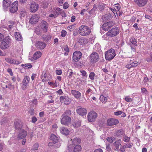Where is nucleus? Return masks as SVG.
I'll list each match as a JSON object with an SVG mask.
<instances>
[{
  "mask_svg": "<svg viewBox=\"0 0 152 152\" xmlns=\"http://www.w3.org/2000/svg\"><path fill=\"white\" fill-rule=\"evenodd\" d=\"M18 9V2L15 1L12 3L10 8V11L11 13L16 12Z\"/></svg>",
  "mask_w": 152,
  "mask_h": 152,
  "instance_id": "10",
  "label": "nucleus"
},
{
  "mask_svg": "<svg viewBox=\"0 0 152 152\" xmlns=\"http://www.w3.org/2000/svg\"><path fill=\"white\" fill-rule=\"evenodd\" d=\"M121 140L119 139L117 140L114 143V145L115 147V148L114 149L115 150H119V146L121 147Z\"/></svg>",
  "mask_w": 152,
  "mask_h": 152,
  "instance_id": "28",
  "label": "nucleus"
},
{
  "mask_svg": "<svg viewBox=\"0 0 152 152\" xmlns=\"http://www.w3.org/2000/svg\"><path fill=\"white\" fill-rule=\"evenodd\" d=\"M27 135V132L24 130H21L19 132L18 136V138L20 139L25 138Z\"/></svg>",
  "mask_w": 152,
  "mask_h": 152,
  "instance_id": "22",
  "label": "nucleus"
},
{
  "mask_svg": "<svg viewBox=\"0 0 152 152\" xmlns=\"http://www.w3.org/2000/svg\"><path fill=\"white\" fill-rule=\"evenodd\" d=\"M119 33V30L118 28H112L103 36L104 37H106L107 36L113 37L115 36Z\"/></svg>",
  "mask_w": 152,
  "mask_h": 152,
  "instance_id": "3",
  "label": "nucleus"
},
{
  "mask_svg": "<svg viewBox=\"0 0 152 152\" xmlns=\"http://www.w3.org/2000/svg\"><path fill=\"white\" fill-rule=\"evenodd\" d=\"M99 59V55L95 52H92L89 56L90 61L92 63L97 62Z\"/></svg>",
  "mask_w": 152,
  "mask_h": 152,
  "instance_id": "4",
  "label": "nucleus"
},
{
  "mask_svg": "<svg viewBox=\"0 0 152 152\" xmlns=\"http://www.w3.org/2000/svg\"><path fill=\"white\" fill-rule=\"evenodd\" d=\"M71 114V111L69 110H68L65 111L62 115H64L65 116H69Z\"/></svg>",
  "mask_w": 152,
  "mask_h": 152,
  "instance_id": "43",
  "label": "nucleus"
},
{
  "mask_svg": "<svg viewBox=\"0 0 152 152\" xmlns=\"http://www.w3.org/2000/svg\"><path fill=\"white\" fill-rule=\"evenodd\" d=\"M64 50L66 52L64 53V55L66 56L67 55L68 53L69 52V48L68 46L67 45H66L64 48Z\"/></svg>",
  "mask_w": 152,
  "mask_h": 152,
  "instance_id": "39",
  "label": "nucleus"
},
{
  "mask_svg": "<svg viewBox=\"0 0 152 152\" xmlns=\"http://www.w3.org/2000/svg\"><path fill=\"white\" fill-rule=\"evenodd\" d=\"M80 72L81 73L82 75L83 76L86 77H87V74L85 71L81 70L80 71Z\"/></svg>",
  "mask_w": 152,
  "mask_h": 152,
  "instance_id": "46",
  "label": "nucleus"
},
{
  "mask_svg": "<svg viewBox=\"0 0 152 152\" xmlns=\"http://www.w3.org/2000/svg\"><path fill=\"white\" fill-rule=\"evenodd\" d=\"M14 125L15 129L17 130H19L22 128L23 123L19 120L16 121L14 122Z\"/></svg>",
  "mask_w": 152,
  "mask_h": 152,
  "instance_id": "21",
  "label": "nucleus"
},
{
  "mask_svg": "<svg viewBox=\"0 0 152 152\" xmlns=\"http://www.w3.org/2000/svg\"><path fill=\"white\" fill-rule=\"evenodd\" d=\"M133 145V143L131 142H129L128 143H125L121 147L120 149L121 152H125L126 148H131L132 146Z\"/></svg>",
  "mask_w": 152,
  "mask_h": 152,
  "instance_id": "17",
  "label": "nucleus"
},
{
  "mask_svg": "<svg viewBox=\"0 0 152 152\" xmlns=\"http://www.w3.org/2000/svg\"><path fill=\"white\" fill-rule=\"evenodd\" d=\"M94 152H103V151L101 149L99 148L95 150Z\"/></svg>",
  "mask_w": 152,
  "mask_h": 152,
  "instance_id": "64",
  "label": "nucleus"
},
{
  "mask_svg": "<svg viewBox=\"0 0 152 152\" xmlns=\"http://www.w3.org/2000/svg\"><path fill=\"white\" fill-rule=\"evenodd\" d=\"M71 121V118L69 116H65L62 115L61 116V123L63 125H68Z\"/></svg>",
  "mask_w": 152,
  "mask_h": 152,
  "instance_id": "5",
  "label": "nucleus"
},
{
  "mask_svg": "<svg viewBox=\"0 0 152 152\" xmlns=\"http://www.w3.org/2000/svg\"><path fill=\"white\" fill-rule=\"evenodd\" d=\"M54 11L57 16L60 14L62 11V10L59 8H56L54 9Z\"/></svg>",
  "mask_w": 152,
  "mask_h": 152,
  "instance_id": "35",
  "label": "nucleus"
},
{
  "mask_svg": "<svg viewBox=\"0 0 152 152\" xmlns=\"http://www.w3.org/2000/svg\"><path fill=\"white\" fill-rule=\"evenodd\" d=\"M110 9L113 12V13L115 15V14H116L117 15V13L116 12L117 11L114 8L113 9L111 8H110Z\"/></svg>",
  "mask_w": 152,
  "mask_h": 152,
  "instance_id": "62",
  "label": "nucleus"
},
{
  "mask_svg": "<svg viewBox=\"0 0 152 152\" xmlns=\"http://www.w3.org/2000/svg\"><path fill=\"white\" fill-rule=\"evenodd\" d=\"M66 31L64 30H62L61 32V36L63 37H65L66 35Z\"/></svg>",
  "mask_w": 152,
  "mask_h": 152,
  "instance_id": "48",
  "label": "nucleus"
},
{
  "mask_svg": "<svg viewBox=\"0 0 152 152\" xmlns=\"http://www.w3.org/2000/svg\"><path fill=\"white\" fill-rule=\"evenodd\" d=\"M91 32V29L88 26L85 25H81L78 30L79 34L83 36L89 35Z\"/></svg>",
  "mask_w": 152,
  "mask_h": 152,
  "instance_id": "1",
  "label": "nucleus"
},
{
  "mask_svg": "<svg viewBox=\"0 0 152 152\" xmlns=\"http://www.w3.org/2000/svg\"><path fill=\"white\" fill-rule=\"evenodd\" d=\"M69 7V4H68L67 2H66L63 5V8L64 9H66L68 8Z\"/></svg>",
  "mask_w": 152,
  "mask_h": 152,
  "instance_id": "53",
  "label": "nucleus"
},
{
  "mask_svg": "<svg viewBox=\"0 0 152 152\" xmlns=\"http://www.w3.org/2000/svg\"><path fill=\"white\" fill-rule=\"evenodd\" d=\"M124 134V132L122 129H120L119 130H118L115 133V134L117 136H120Z\"/></svg>",
  "mask_w": 152,
  "mask_h": 152,
  "instance_id": "34",
  "label": "nucleus"
},
{
  "mask_svg": "<svg viewBox=\"0 0 152 152\" xmlns=\"http://www.w3.org/2000/svg\"><path fill=\"white\" fill-rule=\"evenodd\" d=\"M148 0H134L137 5L140 7L145 6Z\"/></svg>",
  "mask_w": 152,
  "mask_h": 152,
  "instance_id": "23",
  "label": "nucleus"
},
{
  "mask_svg": "<svg viewBox=\"0 0 152 152\" xmlns=\"http://www.w3.org/2000/svg\"><path fill=\"white\" fill-rule=\"evenodd\" d=\"M95 73L93 72H91L89 75V77L91 80H94V79Z\"/></svg>",
  "mask_w": 152,
  "mask_h": 152,
  "instance_id": "42",
  "label": "nucleus"
},
{
  "mask_svg": "<svg viewBox=\"0 0 152 152\" xmlns=\"http://www.w3.org/2000/svg\"><path fill=\"white\" fill-rule=\"evenodd\" d=\"M100 99V101L103 103H106L107 101L106 97L102 95L101 96Z\"/></svg>",
  "mask_w": 152,
  "mask_h": 152,
  "instance_id": "36",
  "label": "nucleus"
},
{
  "mask_svg": "<svg viewBox=\"0 0 152 152\" xmlns=\"http://www.w3.org/2000/svg\"><path fill=\"white\" fill-rule=\"evenodd\" d=\"M35 46L38 48L41 49H44L45 47V44L42 42L38 41L35 44Z\"/></svg>",
  "mask_w": 152,
  "mask_h": 152,
  "instance_id": "26",
  "label": "nucleus"
},
{
  "mask_svg": "<svg viewBox=\"0 0 152 152\" xmlns=\"http://www.w3.org/2000/svg\"><path fill=\"white\" fill-rule=\"evenodd\" d=\"M60 132L63 134L68 135L69 133V130L66 127H62L60 128Z\"/></svg>",
  "mask_w": 152,
  "mask_h": 152,
  "instance_id": "25",
  "label": "nucleus"
},
{
  "mask_svg": "<svg viewBox=\"0 0 152 152\" xmlns=\"http://www.w3.org/2000/svg\"><path fill=\"white\" fill-rule=\"evenodd\" d=\"M60 101L64 102V104L68 105L70 104L71 101V99L69 98L67 95H64L60 96Z\"/></svg>",
  "mask_w": 152,
  "mask_h": 152,
  "instance_id": "8",
  "label": "nucleus"
},
{
  "mask_svg": "<svg viewBox=\"0 0 152 152\" xmlns=\"http://www.w3.org/2000/svg\"><path fill=\"white\" fill-rule=\"evenodd\" d=\"M124 99L126 102H131L132 101V99L130 98L129 96H125Z\"/></svg>",
  "mask_w": 152,
  "mask_h": 152,
  "instance_id": "45",
  "label": "nucleus"
},
{
  "mask_svg": "<svg viewBox=\"0 0 152 152\" xmlns=\"http://www.w3.org/2000/svg\"><path fill=\"white\" fill-rule=\"evenodd\" d=\"M48 26V24L46 21L44 20L41 21L40 28L44 32H46L47 31Z\"/></svg>",
  "mask_w": 152,
  "mask_h": 152,
  "instance_id": "18",
  "label": "nucleus"
},
{
  "mask_svg": "<svg viewBox=\"0 0 152 152\" xmlns=\"http://www.w3.org/2000/svg\"><path fill=\"white\" fill-rule=\"evenodd\" d=\"M68 150L70 152H80L81 149V147L80 145H77L75 146L74 149L72 145L68 146Z\"/></svg>",
  "mask_w": 152,
  "mask_h": 152,
  "instance_id": "12",
  "label": "nucleus"
},
{
  "mask_svg": "<svg viewBox=\"0 0 152 152\" xmlns=\"http://www.w3.org/2000/svg\"><path fill=\"white\" fill-rule=\"evenodd\" d=\"M48 84L53 88H56L55 86L54 85V83H53V82H48Z\"/></svg>",
  "mask_w": 152,
  "mask_h": 152,
  "instance_id": "54",
  "label": "nucleus"
},
{
  "mask_svg": "<svg viewBox=\"0 0 152 152\" xmlns=\"http://www.w3.org/2000/svg\"><path fill=\"white\" fill-rule=\"evenodd\" d=\"M115 50L113 49H110L105 52V58L107 60L112 59L116 56Z\"/></svg>",
  "mask_w": 152,
  "mask_h": 152,
  "instance_id": "2",
  "label": "nucleus"
},
{
  "mask_svg": "<svg viewBox=\"0 0 152 152\" xmlns=\"http://www.w3.org/2000/svg\"><path fill=\"white\" fill-rule=\"evenodd\" d=\"M119 121L118 119L110 118L107 119L106 124L108 126H112L116 125L119 123Z\"/></svg>",
  "mask_w": 152,
  "mask_h": 152,
  "instance_id": "11",
  "label": "nucleus"
},
{
  "mask_svg": "<svg viewBox=\"0 0 152 152\" xmlns=\"http://www.w3.org/2000/svg\"><path fill=\"white\" fill-rule=\"evenodd\" d=\"M130 138L126 135H124L123 137V140L125 142H129L130 140Z\"/></svg>",
  "mask_w": 152,
  "mask_h": 152,
  "instance_id": "37",
  "label": "nucleus"
},
{
  "mask_svg": "<svg viewBox=\"0 0 152 152\" xmlns=\"http://www.w3.org/2000/svg\"><path fill=\"white\" fill-rule=\"evenodd\" d=\"M26 15V12L24 9H22L21 10L20 12V17H24Z\"/></svg>",
  "mask_w": 152,
  "mask_h": 152,
  "instance_id": "41",
  "label": "nucleus"
},
{
  "mask_svg": "<svg viewBox=\"0 0 152 152\" xmlns=\"http://www.w3.org/2000/svg\"><path fill=\"white\" fill-rule=\"evenodd\" d=\"M114 8L116 11H118L121 8V7L119 4H115L114 5Z\"/></svg>",
  "mask_w": 152,
  "mask_h": 152,
  "instance_id": "40",
  "label": "nucleus"
},
{
  "mask_svg": "<svg viewBox=\"0 0 152 152\" xmlns=\"http://www.w3.org/2000/svg\"><path fill=\"white\" fill-rule=\"evenodd\" d=\"M37 120V118L35 116H33L32 118L31 122L33 123H35Z\"/></svg>",
  "mask_w": 152,
  "mask_h": 152,
  "instance_id": "56",
  "label": "nucleus"
},
{
  "mask_svg": "<svg viewBox=\"0 0 152 152\" xmlns=\"http://www.w3.org/2000/svg\"><path fill=\"white\" fill-rule=\"evenodd\" d=\"M21 66H25V67H28V68H31L32 67V66L30 64H22Z\"/></svg>",
  "mask_w": 152,
  "mask_h": 152,
  "instance_id": "49",
  "label": "nucleus"
},
{
  "mask_svg": "<svg viewBox=\"0 0 152 152\" xmlns=\"http://www.w3.org/2000/svg\"><path fill=\"white\" fill-rule=\"evenodd\" d=\"M131 64V65H132V67L136 66L138 65V63L136 61L133 62Z\"/></svg>",
  "mask_w": 152,
  "mask_h": 152,
  "instance_id": "61",
  "label": "nucleus"
},
{
  "mask_svg": "<svg viewBox=\"0 0 152 152\" xmlns=\"http://www.w3.org/2000/svg\"><path fill=\"white\" fill-rule=\"evenodd\" d=\"M15 37L16 40L20 41L22 40V36L20 33L16 32L15 34Z\"/></svg>",
  "mask_w": 152,
  "mask_h": 152,
  "instance_id": "33",
  "label": "nucleus"
},
{
  "mask_svg": "<svg viewBox=\"0 0 152 152\" xmlns=\"http://www.w3.org/2000/svg\"><path fill=\"white\" fill-rule=\"evenodd\" d=\"M15 137H12L11 138L10 141L9 142H10V144H11L12 143H15L16 142L15 140Z\"/></svg>",
  "mask_w": 152,
  "mask_h": 152,
  "instance_id": "51",
  "label": "nucleus"
},
{
  "mask_svg": "<svg viewBox=\"0 0 152 152\" xmlns=\"http://www.w3.org/2000/svg\"><path fill=\"white\" fill-rule=\"evenodd\" d=\"M30 77L28 76H25L23 80V86L22 89L23 90L25 89L28 86L29 83Z\"/></svg>",
  "mask_w": 152,
  "mask_h": 152,
  "instance_id": "13",
  "label": "nucleus"
},
{
  "mask_svg": "<svg viewBox=\"0 0 152 152\" xmlns=\"http://www.w3.org/2000/svg\"><path fill=\"white\" fill-rule=\"evenodd\" d=\"M3 3V9L5 10L10 6L11 2L9 0H4Z\"/></svg>",
  "mask_w": 152,
  "mask_h": 152,
  "instance_id": "27",
  "label": "nucleus"
},
{
  "mask_svg": "<svg viewBox=\"0 0 152 152\" xmlns=\"http://www.w3.org/2000/svg\"><path fill=\"white\" fill-rule=\"evenodd\" d=\"M76 112L77 114L81 116L85 115L87 113V111L86 109L80 107H77Z\"/></svg>",
  "mask_w": 152,
  "mask_h": 152,
  "instance_id": "15",
  "label": "nucleus"
},
{
  "mask_svg": "<svg viewBox=\"0 0 152 152\" xmlns=\"http://www.w3.org/2000/svg\"><path fill=\"white\" fill-rule=\"evenodd\" d=\"M82 56L81 53L79 51H77L73 53L72 58L75 61H78Z\"/></svg>",
  "mask_w": 152,
  "mask_h": 152,
  "instance_id": "16",
  "label": "nucleus"
},
{
  "mask_svg": "<svg viewBox=\"0 0 152 152\" xmlns=\"http://www.w3.org/2000/svg\"><path fill=\"white\" fill-rule=\"evenodd\" d=\"M39 7L38 4L35 2H34L31 4L30 10L31 12H34L38 10Z\"/></svg>",
  "mask_w": 152,
  "mask_h": 152,
  "instance_id": "19",
  "label": "nucleus"
},
{
  "mask_svg": "<svg viewBox=\"0 0 152 152\" xmlns=\"http://www.w3.org/2000/svg\"><path fill=\"white\" fill-rule=\"evenodd\" d=\"M130 42L134 46H136L137 45V42L136 39L134 38L130 39Z\"/></svg>",
  "mask_w": 152,
  "mask_h": 152,
  "instance_id": "38",
  "label": "nucleus"
},
{
  "mask_svg": "<svg viewBox=\"0 0 152 152\" xmlns=\"http://www.w3.org/2000/svg\"><path fill=\"white\" fill-rule=\"evenodd\" d=\"M8 47V44L3 41L1 42L0 47L2 49H5Z\"/></svg>",
  "mask_w": 152,
  "mask_h": 152,
  "instance_id": "32",
  "label": "nucleus"
},
{
  "mask_svg": "<svg viewBox=\"0 0 152 152\" xmlns=\"http://www.w3.org/2000/svg\"><path fill=\"white\" fill-rule=\"evenodd\" d=\"M97 116V114L95 112L92 111L88 113L87 115L88 121L90 122H94Z\"/></svg>",
  "mask_w": 152,
  "mask_h": 152,
  "instance_id": "6",
  "label": "nucleus"
},
{
  "mask_svg": "<svg viewBox=\"0 0 152 152\" xmlns=\"http://www.w3.org/2000/svg\"><path fill=\"white\" fill-rule=\"evenodd\" d=\"M3 41L9 44L10 41V37L9 36L6 37L4 39Z\"/></svg>",
  "mask_w": 152,
  "mask_h": 152,
  "instance_id": "47",
  "label": "nucleus"
},
{
  "mask_svg": "<svg viewBox=\"0 0 152 152\" xmlns=\"http://www.w3.org/2000/svg\"><path fill=\"white\" fill-rule=\"evenodd\" d=\"M7 122V120L5 118H3L1 121L0 123L1 124H4Z\"/></svg>",
  "mask_w": 152,
  "mask_h": 152,
  "instance_id": "59",
  "label": "nucleus"
},
{
  "mask_svg": "<svg viewBox=\"0 0 152 152\" xmlns=\"http://www.w3.org/2000/svg\"><path fill=\"white\" fill-rule=\"evenodd\" d=\"M113 140L114 139L111 137H108L107 138V140L110 143H112L113 141Z\"/></svg>",
  "mask_w": 152,
  "mask_h": 152,
  "instance_id": "52",
  "label": "nucleus"
},
{
  "mask_svg": "<svg viewBox=\"0 0 152 152\" xmlns=\"http://www.w3.org/2000/svg\"><path fill=\"white\" fill-rule=\"evenodd\" d=\"M42 55V53L40 51H37L34 54L33 59L34 60H36L40 57Z\"/></svg>",
  "mask_w": 152,
  "mask_h": 152,
  "instance_id": "31",
  "label": "nucleus"
},
{
  "mask_svg": "<svg viewBox=\"0 0 152 152\" xmlns=\"http://www.w3.org/2000/svg\"><path fill=\"white\" fill-rule=\"evenodd\" d=\"M56 74L58 75H60L62 74V70L61 69L57 70L56 71Z\"/></svg>",
  "mask_w": 152,
  "mask_h": 152,
  "instance_id": "57",
  "label": "nucleus"
},
{
  "mask_svg": "<svg viewBox=\"0 0 152 152\" xmlns=\"http://www.w3.org/2000/svg\"><path fill=\"white\" fill-rule=\"evenodd\" d=\"M71 93L76 99H79L81 97V93L79 91L75 90H72Z\"/></svg>",
  "mask_w": 152,
  "mask_h": 152,
  "instance_id": "24",
  "label": "nucleus"
},
{
  "mask_svg": "<svg viewBox=\"0 0 152 152\" xmlns=\"http://www.w3.org/2000/svg\"><path fill=\"white\" fill-rule=\"evenodd\" d=\"M5 60L8 63L18 65L21 62L20 60H17L11 58H5Z\"/></svg>",
  "mask_w": 152,
  "mask_h": 152,
  "instance_id": "14",
  "label": "nucleus"
},
{
  "mask_svg": "<svg viewBox=\"0 0 152 152\" xmlns=\"http://www.w3.org/2000/svg\"><path fill=\"white\" fill-rule=\"evenodd\" d=\"M122 113V112L121 111L115 112L114 113V114L116 115H120Z\"/></svg>",
  "mask_w": 152,
  "mask_h": 152,
  "instance_id": "58",
  "label": "nucleus"
},
{
  "mask_svg": "<svg viewBox=\"0 0 152 152\" xmlns=\"http://www.w3.org/2000/svg\"><path fill=\"white\" fill-rule=\"evenodd\" d=\"M72 125L75 128H77L81 126V121H74L72 124Z\"/></svg>",
  "mask_w": 152,
  "mask_h": 152,
  "instance_id": "30",
  "label": "nucleus"
},
{
  "mask_svg": "<svg viewBox=\"0 0 152 152\" xmlns=\"http://www.w3.org/2000/svg\"><path fill=\"white\" fill-rule=\"evenodd\" d=\"M7 71L10 75L12 76L13 75V73L11 69L10 68H8L7 69Z\"/></svg>",
  "mask_w": 152,
  "mask_h": 152,
  "instance_id": "60",
  "label": "nucleus"
},
{
  "mask_svg": "<svg viewBox=\"0 0 152 152\" xmlns=\"http://www.w3.org/2000/svg\"><path fill=\"white\" fill-rule=\"evenodd\" d=\"M39 17V16L37 15H34L32 16L30 20V22L31 24H35L38 22Z\"/></svg>",
  "mask_w": 152,
  "mask_h": 152,
  "instance_id": "20",
  "label": "nucleus"
},
{
  "mask_svg": "<svg viewBox=\"0 0 152 152\" xmlns=\"http://www.w3.org/2000/svg\"><path fill=\"white\" fill-rule=\"evenodd\" d=\"M115 24V23L113 21H110L106 23H104L102 26V28L106 31H108L110 28L112 27Z\"/></svg>",
  "mask_w": 152,
  "mask_h": 152,
  "instance_id": "7",
  "label": "nucleus"
},
{
  "mask_svg": "<svg viewBox=\"0 0 152 152\" xmlns=\"http://www.w3.org/2000/svg\"><path fill=\"white\" fill-rule=\"evenodd\" d=\"M28 112L31 115H33L34 114V110L33 109H30Z\"/></svg>",
  "mask_w": 152,
  "mask_h": 152,
  "instance_id": "55",
  "label": "nucleus"
},
{
  "mask_svg": "<svg viewBox=\"0 0 152 152\" xmlns=\"http://www.w3.org/2000/svg\"><path fill=\"white\" fill-rule=\"evenodd\" d=\"M37 76V75L35 74H33L31 76V79L32 80H34L35 77Z\"/></svg>",
  "mask_w": 152,
  "mask_h": 152,
  "instance_id": "63",
  "label": "nucleus"
},
{
  "mask_svg": "<svg viewBox=\"0 0 152 152\" xmlns=\"http://www.w3.org/2000/svg\"><path fill=\"white\" fill-rule=\"evenodd\" d=\"M38 147H39L38 144L37 143H35L34 145L33 146V149L34 150H37Z\"/></svg>",
  "mask_w": 152,
  "mask_h": 152,
  "instance_id": "50",
  "label": "nucleus"
},
{
  "mask_svg": "<svg viewBox=\"0 0 152 152\" xmlns=\"http://www.w3.org/2000/svg\"><path fill=\"white\" fill-rule=\"evenodd\" d=\"M80 140L79 138H75L73 139L72 141V144L73 146L77 145H79V144L80 142Z\"/></svg>",
  "mask_w": 152,
  "mask_h": 152,
  "instance_id": "29",
  "label": "nucleus"
},
{
  "mask_svg": "<svg viewBox=\"0 0 152 152\" xmlns=\"http://www.w3.org/2000/svg\"><path fill=\"white\" fill-rule=\"evenodd\" d=\"M75 25H72L70 26H69L67 27V29L70 31H72L75 28Z\"/></svg>",
  "mask_w": 152,
  "mask_h": 152,
  "instance_id": "44",
  "label": "nucleus"
},
{
  "mask_svg": "<svg viewBox=\"0 0 152 152\" xmlns=\"http://www.w3.org/2000/svg\"><path fill=\"white\" fill-rule=\"evenodd\" d=\"M50 139L54 143H57L55 145L56 148H58L60 147L61 144L60 143H58V139L56 136L54 134H52L50 137Z\"/></svg>",
  "mask_w": 152,
  "mask_h": 152,
  "instance_id": "9",
  "label": "nucleus"
}]
</instances>
